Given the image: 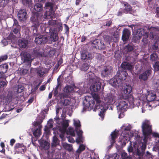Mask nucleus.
Segmentation results:
<instances>
[{
  "mask_svg": "<svg viewBox=\"0 0 159 159\" xmlns=\"http://www.w3.org/2000/svg\"><path fill=\"white\" fill-rule=\"evenodd\" d=\"M95 101L97 104L95 106L93 111L95 109L100 111L99 115L101 117V120L104 119V113L108 109L110 105H113L116 101L115 97L111 94H107L104 98L103 103H99L100 101L98 96L96 95L91 97L86 96L83 102V108L82 112L90 111L93 109L95 104Z\"/></svg>",
  "mask_w": 159,
  "mask_h": 159,
  "instance_id": "nucleus-1",
  "label": "nucleus"
},
{
  "mask_svg": "<svg viewBox=\"0 0 159 159\" xmlns=\"http://www.w3.org/2000/svg\"><path fill=\"white\" fill-rule=\"evenodd\" d=\"M61 109V107H57L56 109V116L54 118V120L56 121L58 125L56 127L53 128L52 129L54 131V134H58L61 139L63 140L64 139L66 134L67 135L75 136V133L74 129L70 127L67 129V128L69 125V121L68 120H66L64 121L63 118L61 119L59 118L58 114L60 110Z\"/></svg>",
  "mask_w": 159,
  "mask_h": 159,
  "instance_id": "nucleus-2",
  "label": "nucleus"
},
{
  "mask_svg": "<svg viewBox=\"0 0 159 159\" xmlns=\"http://www.w3.org/2000/svg\"><path fill=\"white\" fill-rule=\"evenodd\" d=\"M136 141L132 142L130 141L129 145L127 150L129 152L132 154V155L141 157L142 156L144 153L146 148V145L143 143H138V140L140 138L138 134L133 135Z\"/></svg>",
  "mask_w": 159,
  "mask_h": 159,
  "instance_id": "nucleus-3",
  "label": "nucleus"
},
{
  "mask_svg": "<svg viewBox=\"0 0 159 159\" xmlns=\"http://www.w3.org/2000/svg\"><path fill=\"white\" fill-rule=\"evenodd\" d=\"M128 74L124 70H119L116 75L109 81L110 84L113 87L118 88L123 86V81L126 78Z\"/></svg>",
  "mask_w": 159,
  "mask_h": 159,
  "instance_id": "nucleus-4",
  "label": "nucleus"
},
{
  "mask_svg": "<svg viewBox=\"0 0 159 159\" xmlns=\"http://www.w3.org/2000/svg\"><path fill=\"white\" fill-rule=\"evenodd\" d=\"M132 125L129 123H125L121 127V135L119 138V142L123 147L125 146L128 141L129 137V133L132 129Z\"/></svg>",
  "mask_w": 159,
  "mask_h": 159,
  "instance_id": "nucleus-5",
  "label": "nucleus"
},
{
  "mask_svg": "<svg viewBox=\"0 0 159 159\" xmlns=\"http://www.w3.org/2000/svg\"><path fill=\"white\" fill-rule=\"evenodd\" d=\"M92 80L93 81V83L90 86V90L94 92L98 91L102 88V89H104L105 85L104 81L101 80L98 77H95Z\"/></svg>",
  "mask_w": 159,
  "mask_h": 159,
  "instance_id": "nucleus-6",
  "label": "nucleus"
},
{
  "mask_svg": "<svg viewBox=\"0 0 159 159\" xmlns=\"http://www.w3.org/2000/svg\"><path fill=\"white\" fill-rule=\"evenodd\" d=\"M73 121V124L75 127V131L78 136V137L76 139V141L77 143L78 144L81 142H83L82 137L83 132L81 129V125L80 120L77 119H74Z\"/></svg>",
  "mask_w": 159,
  "mask_h": 159,
  "instance_id": "nucleus-7",
  "label": "nucleus"
},
{
  "mask_svg": "<svg viewBox=\"0 0 159 159\" xmlns=\"http://www.w3.org/2000/svg\"><path fill=\"white\" fill-rule=\"evenodd\" d=\"M141 127L144 139L145 140L148 136L152 133V126L149 120H145L143 122Z\"/></svg>",
  "mask_w": 159,
  "mask_h": 159,
  "instance_id": "nucleus-8",
  "label": "nucleus"
},
{
  "mask_svg": "<svg viewBox=\"0 0 159 159\" xmlns=\"http://www.w3.org/2000/svg\"><path fill=\"white\" fill-rule=\"evenodd\" d=\"M30 20L33 24V26L37 28L43 22V19L42 15L38 13L32 14L30 18Z\"/></svg>",
  "mask_w": 159,
  "mask_h": 159,
  "instance_id": "nucleus-9",
  "label": "nucleus"
},
{
  "mask_svg": "<svg viewBox=\"0 0 159 159\" xmlns=\"http://www.w3.org/2000/svg\"><path fill=\"white\" fill-rule=\"evenodd\" d=\"M118 111H120V113L119 115L118 118H120L124 116L123 112L126 110V109L128 108V101L125 99H122L120 101L116 106Z\"/></svg>",
  "mask_w": 159,
  "mask_h": 159,
  "instance_id": "nucleus-10",
  "label": "nucleus"
},
{
  "mask_svg": "<svg viewBox=\"0 0 159 159\" xmlns=\"http://www.w3.org/2000/svg\"><path fill=\"white\" fill-rule=\"evenodd\" d=\"M43 120L40 119V120L34 121L32 123L34 127V129L33 130V134L37 139L41 134V129L42 125L41 124Z\"/></svg>",
  "mask_w": 159,
  "mask_h": 159,
  "instance_id": "nucleus-11",
  "label": "nucleus"
},
{
  "mask_svg": "<svg viewBox=\"0 0 159 159\" xmlns=\"http://www.w3.org/2000/svg\"><path fill=\"white\" fill-rule=\"evenodd\" d=\"M68 95L65 93H61L59 95L61 100V103L63 105H71L73 104V99L68 97Z\"/></svg>",
  "mask_w": 159,
  "mask_h": 159,
  "instance_id": "nucleus-12",
  "label": "nucleus"
},
{
  "mask_svg": "<svg viewBox=\"0 0 159 159\" xmlns=\"http://www.w3.org/2000/svg\"><path fill=\"white\" fill-rule=\"evenodd\" d=\"M20 26L12 27V31L10 33L9 37L10 39H14L15 37L19 38L20 36Z\"/></svg>",
  "mask_w": 159,
  "mask_h": 159,
  "instance_id": "nucleus-13",
  "label": "nucleus"
},
{
  "mask_svg": "<svg viewBox=\"0 0 159 159\" xmlns=\"http://www.w3.org/2000/svg\"><path fill=\"white\" fill-rule=\"evenodd\" d=\"M22 58L24 59V61L27 63L28 65H31L32 59L31 55L25 51H23L20 53Z\"/></svg>",
  "mask_w": 159,
  "mask_h": 159,
  "instance_id": "nucleus-14",
  "label": "nucleus"
},
{
  "mask_svg": "<svg viewBox=\"0 0 159 159\" xmlns=\"http://www.w3.org/2000/svg\"><path fill=\"white\" fill-rule=\"evenodd\" d=\"M50 33V39L52 42H55L58 39V34L57 30L54 29L49 30Z\"/></svg>",
  "mask_w": 159,
  "mask_h": 159,
  "instance_id": "nucleus-15",
  "label": "nucleus"
},
{
  "mask_svg": "<svg viewBox=\"0 0 159 159\" xmlns=\"http://www.w3.org/2000/svg\"><path fill=\"white\" fill-rule=\"evenodd\" d=\"M112 70V68L111 66H104L101 71V75L103 77H107L111 74Z\"/></svg>",
  "mask_w": 159,
  "mask_h": 159,
  "instance_id": "nucleus-16",
  "label": "nucleus"
},
{
  "mask_svg": "<svg viewBox=\"0 0 159 159\" xmlns=\"http://www.w3.org/2000/svg\"><path fill=\"white\" fill-rule=\"evenodd\" d=\"M48 41V37L43 35L39 36L38 37H36L35 38L34 41L35 43L39 44H45Z\"/></svg>",
  "mask_w": 159,
  "mask_h": 159,
  "instance_id": "nucleus-17",
  "label": "nucleus"
},
{
  "mask_svg": "<svg viewBox=\"0 0 159 159\" xmlns=\"http://www.w3.org/2000/svg\"><path fill=\"white\" fill-rule=\"evenodd\" d=\"M27 13L25 9L20 10L17 14L18 17L20 21L25 20L27 17Z\"/></svg>",
  "mask_w": 159,
  "mask_h": 159,
  "instance_id": "nucleus-18",
  "label": "nucleus"
},
{
  "mask_svg": "<svg viewBox=\"0 0 159 159\" xmlns=\"http://www.w3.org/2000/svg\"><path fill=\"white\" fill-rule=\"evenodd\" d=\"M81 57L82 60L84 61L87 60H90L92 58V54L88 52H83L81 53Z\"/></svg>",
  "mask_w": 159,
  "mask_h": 159,
  "instance_id": "nucleus-19",
  "label": "nucleus"
},
{
  "mask_svg": "<svg viewBox=\"0 0 159 159\" xmlns=\"http://www.w3.org/2000/svg\"><path fill=\"white\" fill-rule=\"evenodd\" d=\"M152 72V70L150 69L146 70L143 73L139 75V79L143 80H146L148 79V76L151 74Z\"/></svg>",
  "mask_w": 159,
  "mask_h": 159,
  "instance_id": "nucleus-20",
  "label": "nucleus"
},
{
  "mask_svg": "<svg viewBox=\"0 0 159 159\" xmlns=\"http://www.w3.org/2000/svg\"><path fill=\"white\" fill-rule=\"evenodd\" d=\"M18 44L21 48H26L28 47L29 42L25 39H19L18 41Z\"/></svg>",
  "mask_w": 159,
  "mask_h": 159,
  "instance_id": "nucleus-21",
  "label": "nucleus"
},
{
  "mask_svg": "<svg viewBox=\"0 0 159 159\" xmlns=\"http://www.w3.org/2000/svg\"><path fill=\"white\" fill-rule=\"evenodd\" d=\"M130 32L127 29H124L122 32V39L124 41H127L129 38Z\"/></svg>",
  "mask_w": 159,
  "mask_h": 159,
  "instance_id": "nucleus-22",
  "label": "nucleus"
},
{
  "mask_svg": "<svg viewBox=\"0 0 159 159\" xmlns=\"http://www.w3.org/2000/svg\"><path fill=\"white\" fill-rule=\"evenodd\" d=\"M54 17V11L50 10L46 11L43 16V18L45 19L53 18Z\"/></svg>",
  "mask_w": 159,
  "mask_h": 159,
  "instance_id": "nucleus-23",
  "label": "nucleus"
},
{
  "mask_svg": "<svg viewBox=\"0 0 159 159\" xmlns=\"http://www.w3.org/2000/svg\"><path fill=\"white\" fill-rule=\"evenodd\" d=\"M122 68L125 70H131L133 68V66L129 63L126 62H123L121 65Z\"/></svg>",
  "mask_w": 159,
  "mask_h": 159,
  "instance_id": "nucleus-24",
  "label": "nucleus"
},
{
  "mask_svg": "<svg viewBox=\"0 0 159 159\" xmlns=\"http://www.w3.org/2000/svg\"><path fill=\"white\" fill-rule=\"evenodd\" d=\"M134 49L133 46L129 44L125 46L123 50L124 54H129Z\"/></svg>",
  "mask_w": 159,
  "mask_h": 159,
  "instance_id": "nucleus-25",
  "label": "nucleus"
},
{
  "mask_svg": "<svg viewBox=\"0 0 159 159\" xmlns=\"http://www.w3.org/2000/svg\"><path fill=\"white\" fill-rule=\"evenodd\" d=\"M111 145L108 147V148L109 149L111 148L112 144L115 142V140L117 136V133L115 130L111 133Z\"/></svg>",
  "mask_w": 159,
  "mask_h": 159,
  "instance_id": "nucleus-26",
  "label": "nucleus"
},
{
  "mask_svg": "<svg viewBox=\"0 0 159 159\" xmlns=\"http://www.w3.org/2000/svg\"><path fill=\"white\" fill-rule=\"evenodd\" d=\"M127 99L126 100L130 105V107H134L135 102V100L133 96L130 95L129 97L127 98Z\"/></svg>",
  "mask_w": 159,
  "mask_h": 159,
  "instance_id": "nucleus-27",
  "label": "nucleus"
},
{
  "mask_svg": "<svg viewBox=\"0 0 159 159\" xmlns=\"http://www.w3.org/2000/svg\"><path fill=\"white\" fill-rule=\"evenodd\" d=\"M124 92L126 94H129L132 91V88L129 84H126L124 87Z\"/></svg>",
  "mask_w": 159,
  "mask_h": 159,
  "instance_id": "nucleus-28",
  "label": "nucleus"
},
{
  "mask_svg": "<svg viewBox=\"0 0 159 159\" xmlns=\"http://www.w3.org/2000/svg\"><path fill=\"white\" fill-rule=\"evenodd\" d=\"M36 70L39 76L40 77L43 76L45 73L44 70L42 67L37 68Z\"/></svg>",
  "mask_w": 159,
  "mask_h": 159,
  "instance_id": "nucleus-29",
  "label": "nucleus"
},
{
  "mask_svg": "<svg viewBox=\"0 0 159 159\" xmlns=\"http://www.w3.org/2000/svg\"><path fill=\"white\" fill-rule=\"evenodd\" d=\"M145 103L146 104V105H148L147 103L143 101L140 100L139 101H138V102L136 104L138 108L140 107L142 109V113L144 112L145 111V110L143 109V105Z\"/></svg>",
  "mask_w": 159,
  "mask_h": 159,
  "instance_id": "nucleus-30",
  "label": "nucleus"
},
{
  "mask_svg": "<svg viewBox=\"0 0 159 159\" xmlns=\"http://www.w3.org/2000/svg\"><path fill=\"white\" fill-rule=\"evenodd\" d=\"M147 32L143 28L139 29L137 31V34L138 35L139 38H140L143 35L146 34Z\"/></svg>",
  "mask_w": 159,
  "mask_h": 159,
  "instance_id": "nucleus-31",
  "label": "nucleus"
},
{
  "mask_svg": "<svg viewBox=\"0 0 159 159\" xmlns=\"http://www.w3.org/2000/svg\"><path fill=\"white\" fill-rule=\"evenodd\" d=\"M8 66L7 64L1 65V74L6 73L8 69Z\"/></svg>",
  "mask_w": 159,
  "mask_h": 159,
  "instance_id": "nucleus-32",
  "label": "nucleus"
},
{
  "mask_svg": "<svg viewBox=\"0 0 159 159\" xmlns=\"http://www.w3.org/2000/svg\"><path fill=\"white\" fill-rule=\"evenodd\" d=\"M156 97V94L149 93L147 96H146V98L148 101L151 102L153 101Z\"/></svg>",
  "mask_w": 159,
  "mask_h": 159,
  "instance_id": "nucleus-33",
  "label": "nucleus"
},
{
  "mask_svg": "<svg viewBox=\"0 0 159 159\" xmlns=\"http://www.w3.org/2000/svg\"><path fill=\"white\" fill-rule=\"evenodd\" d=\"M97 46H93L94 47L98 48L99 50H103L106 48V46L102 41H101L99 43L98 45Z\"/></svg>",
  "mask_w": 159,
  "mask_h": 159,
  "instance_id": "nucleus-34",
  "label": "nucleus"
},
{
  "mask_svg": "<svg viewBox=\"0 0 159 159\" xmlns=\"http://www.w3.org/2000/svg\"><path fill=\"white\" fill-rule=\"evenodd\" d=\"M59 141L56 136H53L52 141V147H54L58 145L59 144Z\"/></svg>",
  "mask_w": 159,
  "mask_h": 159,
  "instance_id": "nucleus-35",
  "label": "nucleus"
},
{
  "mask_svg": "<svg viewBox=\"0 0 159 159\" xmlns=\"http://www.w3.org/2000/svg\"><path fill=\"white\" fill-rule=\"evenodd\" d=\"M43 5L41 3H38L34 5V9L37 11H40L43 10Z\"/></svg>",
  "mask_w": 159,
  "mask_h": 159,
  "instance_id": "nucleus-36",
  "label": "nucleus"
},
{
  "mask_svg": "<svg viewBox=\"0 0 159 159\" xmlns=\"http://www.w3.org/2000/svg\"><path fill=\"white\" fill-rule=\"evenodd\" d=\"M62 145L64 148L69 151H70L72 150L73 148L72 144L66 143H63L62 144Z\"/></svg>",
  "mask_w": 159,
  "mask_h": 159,
  "instance_id": "nucleus-37",
  "label": "nucleus"
},
{
  "mask_svg": "<svg viewBox=\"0 0 159 159\" xmlns=\"http://www.w3.org/2000/svg\"><path fill=\"white\" fill-rule=\"evenodd\" d=\"M73 90V88L71 86L67 85L64 89V91L66 93H69Z\"/></svg>",
  "mask_w": 159,
  "mask_h": 159,
  "instance_id": "nucleus-38",
  "label": "nucleus"
},
{
  "mask_svg": "<svg viewBox=\"0 0 159 159\" xmlns=\"http://www.w3.org/2000/svg\"><path fill=\"white\" fill-rule=\"evenodd\" d=\"M124 5L126 7L125 9H124L125 13H129L132 11V8L131 7L128 3H125L124 4Z\"/></svg>",
  "mask_w": 159,
  "mask_h": 159,
  "instance_id": "nucleus-39",
  "label": "nucleus"
},
{
  "mask_svg": "<svg viewBox=\"0 0 159 159\" xmlns=\"http://www.w3.org/2000/svg\"><path fill=\"white\" fill-rule=\"evenodd\" d=\"M40 146L41 147L45 150H48L49 147V143L46 141L42 142L40 144Z\"/></svg>",
  "mask_w": 159,
  "mask_h": 159,
  "instance_id": "nucleus-40",
  "label": "nucleus"
},
{
  "mask_svg": "<svg viewBox=\"0 0 159 159\" xmlns=\"http://www.w3.org/2000/svg\"><path fill=\"white\" fill-rule=\"evenodd\" d=\"M2 98H3V102H4V100H5V102L6 103H9L11 101L12 99V97L9 95H7V97H3L1 95V99H2Z\"/></svg>",
  "mask_w": 159,
  "mask_h": 159,
  "instance_id": "nucleus-41",
  "label": "nucleus"
},
{
  "mask_svg": "<svg viewBox=\"0 0 159 159\" xmlns=\"http://www.w3.org/2000/svg\"><path fill=\"white\" fill-rule=\"evenodd\" d=\"M89 68V66L88 64L86 63H83L80 66V68L81 70L86 71Z\"/></svg>",
  "mask_w": 159,
  "mask_h": 159,
  "instance_id": "nucleus-42",
  "label": "nucleus"
},
{
  "mask_svg": "<svg viewBox=\"0 0 159 159\" xmlns=\"http://www.w3.org/2000/svg\"><path fill=\"white\" fill-rule=\"evenodd\" d=\"M25 148H19L16 149H15V154H24L25 151Z\"/></svg>",
  "mask_w": 159,
  "mask_h": 159,
  "instance_id": "nucleus-43",
  "label": "nucleus"
},
{
  "mask_svg": "<svg viewBox=\"0 0 159 159\" xmlns=\"http://www.w3.org/2000/svg\"><path fill=\"white\" fill-rule=\"evenodd\" d=\"M150 60L152 61H154L158 59V54L156 53H152L150 57Z\"/></svg>",
  "mask_w": 159,
  "mask_h": 159,
  "instance_id": "nucleus-44",
  "label": "nucleus"
},
{
  "mask_svg": "<svg viewBox=\"0 0 159 159\" xmlns=\"http://www.w3.org/2000/svg\"><path fill=\"white\" fill-rule=\"evenodd\" d=\"M53 121L52 119H50L48 121L47 125L45 126L46 127H47L48 128L51 129L52 128L53 125Z\"/></svg>",
  "mask_w": 159,
  "mask_h": 159,
  "instance_id": "nucleus-45",
  "label": "nucleus"
},
{
  "mask_svg": "<svg viewBox=\"0 0 159 159\" xmlns=\"http://www.w3.org/2000/svg\"><path fill=\"white\" fill-rule=\"evenodd\" d=\"M45 7H49L50 10L52 11L53 10V5L52 3L50 2H47L45 4Z\"/></svg>",
  "mask_w": 159,
  "mask_h": 159,
  "instance_id": "nucleus-46",
  "label": "nucleus"
},
{
  "mask_svg": "<svg viewBox=\"0 0 159 159\" xmlns=\"http://www.w3.org/2000/svg\"><path fill=\"white\" fill-rule=\"evenodd\" d=\"M121 159H131V157L127 155L126 153L123 152L121 154Z\"/></svg>",
  "mask_w": 159,
  "mask_h": 159,
  "instance_id": "nucleus-47",
  "label": "nucleus"
},
{
  "mask_svg": "<svg viewBox=\"0 0 159 159\" xmlns=\"http://www.w3.org/2000/svg\"><path fill=\"white\" fill-rule=\"evenodd\" d=\"M85 148V146L83 144L80 145L79 148L76 151L77 153H80L82 151H84Z\"/></svg>",
  "mask_w": 159,
  "mask_h": 159,
  "instance_id": "nucleus-48",
  "label": "nucleus"
},
{
  "mask_svg": "<svg viewBox=\"0 0 159 159\" xmlns=\"http://www.w3.org/2000/svg\"><path fill=\"white\" fill-rule=\"evenodd\" d=\"M7 84V81L5 79L3 80H2L1 79V88L2 87L5 88L6 87Z\"/></svg>",
  "mask_w": 159,
  "mask_h": 159,
  "instance_id": "nucleus-49",
  "label": "nucleus"
},
{
  "mask_svg": "<svg viewBox=\"0 0 159 159\" xmlns=\"http://www.w3.org/2000/svg\"><path fill=\"white\" fill-rule=\"evenodd\" d=\"M143 38L142 40V41L144 42V43H147L148 41V33L147 32L146 34H145L144 35H143Z\"/></svg>",
  "mask_w": 159,
  "mask_h": 159,
  "instance_id": "nucleus-50",
  "label": "nucleus"
},
{
  "mask_svg": "<svg viewBox=\"0 0 159 159\" xmlns=\"http://www.w3.org/2000/svg\"><path fill=\"white\" fill-rule=\"evenodd\" d=\"M23 4L24 5L30 6L31 4V0H22Z\"/></svg>",
  "mask_w": 159,
  "mask_h": 159,
  "instance_id": "nucleus-51",
  "label": "nucleus"
},
{
  "mask_svg": "<svg viewBox=\"0 0 159 159\" xmlns=\"http://www.w3.org/2000/svg\"><path fill=\"white\" fill-rule=\"evenodd\" d=\"M153 67L155 71H157L159 70V61L156 62L153 65Z\"/></svg>",
  "mask_w": 159,
  "mask_h": 159,
  "instance_id": "nucleus-52",
  "label": "nucleus"
},
{
  "mask_svg": "<svg viewBox=\"0 0 159 159\" xmlns=\"http://www.w3.org/2000/svg\"><path fill=\"white\" fill-rule=\"evenodd\" d=\"M9 0H1V7H5L8 2Z\"/></svg>",
  "mask_w": 159,
  "mask_h": 159,
  "instance_id": "nucleus-53",
  "label": "nucleus"
},
{
  "mask_svg": "<svg viewBox=\"0 0 159 159\" xmlns=\"http://www.w3.org/2000/svg\"><path fill=\"white\" fill-rule=\"evenodd\" d=\"M24 148V146L22 143H17L14 146V149H16L17 148Z\"/></svg>",
  "mask_w": 159,
  "mask_h": 159,
  "instance_id": "nucleus-54",
  "label": "nucleus"
},
{
  "mask_svg": "<svg viewBox=\"0 0 159 159\" xmlns=\"http://www.w3.org/2000/svg\"><path fill=\"white\" fill-rule=\"evenodd\" d=\"M96 58L97 59L101 61L103 59L104 56L103 55L100 54H96Z\"/></svg>",
  "mask_w": 159,
  "mask_h": 159,
  "instance_id": "nucleus-55",
  "label": "nucleus"
},
{
  "mask_svg": "<svg viewBox=\"0 0 159 159\" xmlns=\"http://www.w3.org/2000/svg\"><path fill=\"white\" fill-rule=\"evenodd\" d=\"M57 23V20L51 19L49 20L48 22V25H50L53 26L56 25Z\"/></svg>",
  "mask_w": 159,
  "mask_h": 159,
  "instance_id": "nucleus-56",
  "label": "nucleus"
},
{
  "mask_svg": "<svg viewBox=\"0 0 159 159\" xmlns=\"http://www.w3.org/2000/svg\"><path fill=\"white\" fill-rule=\"evenodd\" d=\"M133 55V57L134 58H136L139 55V53L136 50H133V51L131 52Z\"/></svg>",
  "mask_w": 159,
  "mask_h": 159,
  "instance_id": "nucleus-57",
  "label": "nucleus"
},
{
  "mask_svg": "<svg viewBox=\"0 0 159 159\" xmlns=\"http://www.w3.org/2000/svg\"><path fill=\"white\" fill-rule=\"evenodd\" d=\"M125 13V10L122 8H120L118 11L117 15L118 16H121L123 13Z\"/></svg>",
  "mask_w": 159,
  "mask_h": 159,
  "instance_id": "nucleus-58",
  "label": "nucleus"
},
{
  "mask_svg": "<svg viewBox=\"0 0 159 159\" xmlns=\"http://www.w3.org/2000/svg\"><path fill=\"white\" fill-rule=\"evenodd\" d=\"M33 52L35 55H37L40 54V52L38 48H35L33 49Z\"/></svg>",
  "mask_w": 159,
  "mask_h": 159,
  "instance_id": "nucleus-59",
  "label": "nucleus"
},
{
  "mask_svg": "<svg viewBox=\"0 0 159 159\" xmlns=\"http://www.w3.org/2000/svg\"><path fill=\"white\" fill-rule=\"evenodd\" d=\"M104 39L106 41L108 42L109 43L112 40V37L108 35L105 36L104 37Z\"/></svg>",
  "mask_w": 159,
  "mask_h": 159,
  "instance_id": "nucleus-60",
  "label": "nucleus"
},
{
  "mask_svg": "<svg viewBox=\"0 0 159 159\" xmlns=\"http://www.w3.org/2000/svg\"><path fill=\"white\" fill-rule=\"evenodd\" d=\"M14 23L13 24V27H17L18 26H20L18 25V23L17 20L15 19H13Z\"/></svg>",
  "mask_w": 159,
  "mask_h": 159,
  "instance_id": "nucleus-61",
  "label": "nucleus"
},
{
  "mask_svg": "<svg viewBox=\"0 0 159 159\" xmlns=\"http://www.w3.org/2000/svg\"><path fill=\"white\" fill-rule=\"evenodd\" d=\"M50 129L48 128L47 127H45L44 129V132L47 135H48L50 134Z\"/></svg>",
  "mask_w": 159,
  "mask_h": 159,
  "instance_id": "nucleus-62",
  "label": "nucleus"
},
{
  "mask_svg": "<svg viewBox=\"0 0 159 159\" xmlns=\"http://www.w3.org/2000/svg\"><path fill=\"white\" fill-rule=\"evenodd\" d=\"M34 99V96H32L30 97L28 101H27V103L29 104L33 102Z\"/></svg>",
  "mask_w": 159,
  "mask_h": 159,
  "instance_id": "nucleus-63",
  "label": "nucleus"
},
{
  "mask_svg": "<svg viewBox=\"0 0 159 159\" xmlns=\"http://www.w3.org/2000/svg\"><path fill=\"white\" fill-rule=\"evenodd\" d=\"M1 43L3 45V46H5L8 44V41L7 39H4L2 40Z\"/></svg>",
  "mask_w": 159,
  "mask_h": 159,
  "instance_id": "nucleus-64",
  "label": "nucleus"
}]
</instances>
